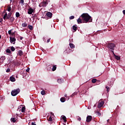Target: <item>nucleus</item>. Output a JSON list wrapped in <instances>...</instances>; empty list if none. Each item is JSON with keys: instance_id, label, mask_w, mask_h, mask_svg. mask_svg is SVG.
Instances as JSON below:
<instances>
[{"instance_id": "59", "label": "nucleus", "mask_w": 125, "mask_h": 125, "mask_svg": "<svg viewBox=\"0 0 125 125\" xmlns=\"http://www.w3.org/2000/svg\"><path fill=\"white\" fill-rule=\"evenodd\" d=\"M12 35L13 36V35H14V33L12 34Z\"/></svg>"}, {"instance_id": "13", "label": "nucleus", "mask_w": 125, "mask_h": 125, "mask_svg": "<svg viewBox=\"0 0 125 125\" xmlns=\"http://www.w3.org/2000/svg\"><path fill=\"white\" fill-rule=\"evenodd\" d=\"M18 55H19V56H22V55H23V52L22 51V50L19 51Z\"/></svg>"}, {"instance_id": "23", "label": "nucleus", "mask_w": 125, "mask_h": 125, "mask_svg": "<svg viewBox=\"0 0 125 125\" xmlns=\"http://www.w3.org/2000/svg\"><path fill=\"white\" fill-rule=\"evenodd\" d=\"M97 82V79H92V83H96Z\"/></svg>"}, {"instance_id": "2", "label": "nucleus", "mask_w": 125, "mask_h": 125, "mask_svg": "<svg viewBox=\"0 0 125 125\" xmlns=\"http://www.w3.org/2000/svg\"><path fill=\"white\" fill-rule=\"evenodd\" d=\"M107 47L111 51V52H114L116 45L114 43H108L107 45Z\"/></svg>"}, {"instance_id": "42", "label": "nucleus", "mask_w": 125, "mask_h": 125, "mask_svg": "<svg viewBox=\"0 0 125 125\" xmlns=\"http://www.w3.org/2000/svg\"><path fill=\"white\" fill-rule=\"evenodd\" d=\"M6 72V73H9L10 72V69L7 68Z\"/></svg>"}, {"instance_id": "1", "label": "nucleus", "mask_w": 125, "mask_h": 125, "mask_svg": "<svg viewBox=\"0 0 125 125\" xmlns=\"http://www.w3.org/2000/svg\"><path fill=\"white\" fill-rule=\"evenodd\" d=\"M81 18L82 20L85 21V23H87V22H92L91 17L87 13H83L81 15Z\"/></svg>"}, {"instance_id": "28", "label": "nucleus", "mask_w": 125, "mask_h": 125, "mask_svg": "<svg viewBox=\"0 0 125 125\" xmlns=\"http://www.w3.org/2000/svg\"><path fill=\"white\" fill-rule=\"evenodd\" d=\"M56 65H54L53 66V68L52 69V71H53V72H54V71H55V70H56Z\"/></svg>"}, {"instance_id": "33", "label": "nucleus", "mask_w": 125, "mask_h": 125, "mask_svg": "<svg viewBox=\"0 0 125 125\" xmlns=\"http://www.w3.org/2000/svg\"><path fill=\"white\" fill-rule=\"evenodd\" d=\"M96 114L97 116H101V113L99 111H96Z\"/></svg>"}, {"instance_id": "26", "label": "nucleus", "mask_w": 125, "mask_h": 125, "mask_svg": "<svg viewBox=\"0 0 125 125\" xmlns=\"http://www.w3.org/2000/svg\"><path fill=\"white\" fill-rule=\"evenodd\" d=\"M61 102H62V103L65 102V101H66L65 98H63V97L61 98Z\"/></svg>"}, {"instance_id": "32", "label": "nucleus", "mask_w": 125, "mask_h": 125, "mask_svg": "<svg viewBox=\"0 0 125 125\" xmlns=\"http://www.w3.org/2000/svg\"><path fill=\"white\" fill-rule=\"evenodd\" d=\"M11 51H15V48L13 46L11 47Z\"/></svg>"}, {"instance_id": "39", "label": "nucleus", "mask_w": 125, "mask_h": 125, "mask_svg": "<svg viewBox=\"0 0 125 125\" xmlns=\"http://www.w3.org/2000/svg\"><path fill=\"white\" fill-rule=\"evenodd\" d=\"M12 30H9L8 32L9 35H11L12 34Z\"/></svg>"}, {"instance_id": "41", "label": "nucleus", "mask_w": 125, "mask_h": 125, "mask_svg": "<svg viewBox=\"0 0 125 125\" xmlns=\"http://www.w3.org/2000/svg\"><path fill=\"white\" fill-rule=\"evenodd\" d=\"M17 112H21V107H18L17 109Z\"/></svg>"}, {"instance_id": "45", "label": "nucleus", "mask_w": 125, "mask_h": 125, "mask_svg": "<svg viewBox=\"0 0 125 125\" xmlns=\"http://www.w3.org/2000/svg\"><path fill=\"white\" fill-rule=\"evenodd\" d=\"M26 71L27 72V73H29V71H30V68H27Z\"/></svg>"}, {"instance_id": "15", "label": "nucleus", "mask_w": 125, "mask_h": 125, "mask_svg": "<svg viewBox=\"0 0 125 125\" xmlns=\"http://www.w3.org/2000/svg\"><path fill=\"white\" fill-rule=\"evenodd\" d=\"M69 46L70 47V48H75V45H74V44L73 43H69Z\"/></svg>"}, {"instance_id": "54", "label": "nucleus", "mask_w": 125, "mask_h": 125, "mask_svg": "<svg viewBox=\"0 0 125 125\" xmlns=\"http://www.w3.org/2000/svg\"><path fill=\"white\" fill-rule=\"evenodd\" d=\"M32 0V2H35V1L36 0Z\"/></svg>"}, {"instance_id": "8", "label": "nucleus", "mask_w": 125, "mask_h": 125, "mask_svg": "<svg viewBox=\"0 0 125 125\" xmlns=\"http://www.w3.org/2000/svg\"><path fill=\"white\" fill-rule=\"evenodd\" d=\"M33 12H34V9H33L32 8H30L29 9H28V12H27V13L28 14H32V13H33Z\"/></svg>"}, {"instance_id": "7", "label": "nucleus", "mask_w": 125, "mask_h": 125, "mask_svg": "<svg viewBox=\"0 0 125 125\" xmlns=\"http://www.w3.org/2000/svg\"><path fill=\"white\" fill-rule=\"evenodd\" d=\"M103 105H104V102L102 101L99 103L98 104V108H101V107L103 106Z\"/></svg>"}, {"instance_id": "21", "label": "nucleus", "mask_w": 125, "mask_h": 125, "mask_svg": "<svg viewBox=\"0 0 125 125\" xmlns=\"http://www.w3.org/2000/svg\"><path fill=\"white\" fill-rule=\"evenodd\" d=\"M21 26L22 27H23V28H25V27H27V23L24 22V23H22L21 24Z\"/></svg>"}, {"instance_id": "18", "label": "nucleus", "mask_w": 125, "mask_h": 125, "mask_svg": "<svg viewBox=\"0 0 125 125\" xmlns=\"http://www.w3.org/2000/svg\"><path fill=\"white\" fill-rule=\"evenodd\" d=\"M62 120H63L64 123H66V122H67V118H66V116H63L62 117Z\"/></svg>"}, {"instance_id": "31", "label": "nucleus", "mask_w": 125, "mask_h": 125, "mask_svg": "<svg viewBox=\"0 0 125 125\" xmlns=\"http://www.w3.org/2000/svg\"><path fill=\"white\" fill-rule=\"evenodd\" d=\"M20 3L21 5H24V0H21Z\"/></svg>"}, {"instance_id": "55", "label": "nucleus", "mask_w": 125, "mask_h": 125, "mask_svg": "<svg viewBox=\"0 0 125 125\" xmlns=\"http://www.w3.org/2000/svg\"><path fill=\"white\" fill-rule=\"evenodd\" d=\"M64 96H65V97H67V94H65Z\"/></svg>"}, {"instance_id": "44", "label": "nucleus", "mask_w": 125, "mask_h": 125, "mask_svg": "<svg viewBox=\"0 0 125 125\" xmlns=\"http://www.w3.org/2000/svg\"><path fill=\"white\" fill-rule=\"evenodd\" d=\"M78 121H79V122H80V121L82 120V118L81 117H79L78 119H77Z\"/></svg>"}, {"instance_id": "11", "label": "nucleus", "mask_w": 125, "mask_h": 125, "mask_svg": "<svg viewBox=\"0 0 125 125\" xmlns=\"http://www.w3.org/2000/svg\"><path fill=\"white\" fill-rule=\"evenodd\" d=\"M73 30H74V32H76L77 30H78V26H77V25H74L72 26Z\"/></svg>"}, {"instance_id": "49", "label": "nucleus", "mask_w": 125, "mask_h": 125, "mask_svg": "<svg viewBox=\"0 0 125 125\" xmlns=\"http://www.w3.org/2000/svg\"><path fill=\"white\" fill-rule=\"evenodd\" d=\"M32 125H37L36 124V123H34V122H32V124H31Z\"/></svg>"}, {"instance_id": "56", "label": "nucleus", "mask_w": 125, "mask_h": 125, "mask_svg": "<svg viewBox=\"0 0 125 125\" xmlns=\"http://www.w3.org/2000/svg\"><path fill=\"white\" fill-rule=\"evenodd\" d=\"M112 53L113 54V55H114V56L115 55V53H114V51H113V52H112Z\"/></svg>"}, {"instance_id": "27", "label": "nucleus", "mask_w": 125, "mask_h": 125, "mask_svg": "<svg viewBox=\"0 0 125 125\" xmlns=\"http://www.w3.org/2000/svg\"><path fill=\"white\" fill-rule=\"evenodd\" d=\"M28 28H29L31 30V31H32V30H33V26H32L31 25H28Z\"/></svg>"}, {"instance_id": "52", "label": "nucleus", "mask_w": 125, "mask_h": 125, "mask_svg": "<svg viewBox=\"0 0 125 125\" xmlns=\"http://www.w3.org/2000/svg\"><path fill=\"white\" fill-rule=\"evenodd\" d=\"M43 40L44 42H45V38L43 37Z\"/></svg>"}, {"instance_id": "40", "label": "nucleus", "mask_w": 125, "mask_h": 125, "mask_svg": "<svg viewBox=\"0 0 125 125\" xmlns=\"http://www.w3.org/2000/svg\"><path fill=\"white\" fill-rule=\"evenodd\" d=\"M43 5H42V6H44V5L47 4V2L45 1H43Z\"/></svg>"}, {"instance_id": "22", "label": "nucleus", "mask_w": 125, "mask_h": 125, "mask_svg": "<svg viewBox=\"0 0 125 125\" xmlns=\"http://www.w3.org/2000/svg\"><path fill=\"white\" fill-rule=\"evenodd\" d=\"M16 17H17V18H19V17H20V13H19V12L16 13Z\"/></svg>"}, {"instance_id": "58", "label": "nucleus", "mask_w": 125, "mask_h": 125, "mask_svg": "<svg viewBox=\"0 0 125 125\" xmlns=\"http://www.w3.org/2000/svg\"><path fill=\"white\" fill-rule=\"evenodd\" d=\"M9 62H11V61H10V60H9Z\"/></svg>"}, {"instance_id": "51", "label": "nucleus", "mask_w": 125, "mask_h": 125, "mask_svg": "<svg viewBox=\"0 0 125 125\" xmlns=\"http://www.w3.org/2000/svg\"><path fill=\"white\" fill-rule=\"evenodd\" d=\"M123 14H124V15H125V10L123 11Z\"/></svg>"}, {"instance_id": "35", "label": "nucleus", "mask_w": 125, "mask_h": 125, "mask_svg": "<svg viewBox=\"0 0 125 125\" xmlns=\"http://www.w3.org/2000/svg\"><path fill=\"white\" fill-rule=\"evenodd\" d=\"M7 11H8L9 12H10V11H11V7L9 6L8 7Z\"/></svg>"}, {"instance_id": "47", "label": "nucleus", "mask_w": 125, "mask_h": 125, "mask_svg": "<svg viewBox=\"0 0 125 125\" xmlns=\"http://www.w3.org/2000/svg\"><path fill=\"white\" fill-rule=\"evenodd\" d=\"M23 39H24V37H21L20 38V40L21 41H22V40H23Z\"/></svg>"}, {"instance_id": "36", "label": "nucleus", "mask_w": 125, "mask_h": 125, "mask_svg": "<svg viewBox=\"0 0 125 125\" xmlns=\"http://www.w3.org/2000/svg\"><path fill=\"white\" fill-rule=\"evenodd\" d=\"M48 121L49 122H52L53 120H52V117L51 116H50L48 119Z\"/></svg>"}, {"instance_id": "29", "label": "nucleus", "mask_w": 125, "mask_h": 125, "mask_svg": "<svg viewBox=\"0 0 125 125\" xmlns=\"http://www.w3.org/2000/svg\"><path fill=\"white\" fill-rule=\"evenodd\" d=\"M42 95H45V91L42 90L41 91Z\"/></svg>"}, {"instance_id": "24", "label": "nucleus", "mask_w": 125, "mask_h": 125, "mask_svg": "<svg viewBox=\"0 0 125 125\" xmlns=\"http://www.w3.org/2000/svg\"><path fill=\"white\" fill-rule=\"evenodd\" d=\"M11 122H12V123H15L16 122V119H15V118H12L11 119Z\"/></svg>"}, {"instance_id": "5", "label": "nucleus", "mask_w": 125, "mask_h": 125, "mask_svg": "<svg viewBox=\"0 0 125 125\" xmlns=\"http://www.w3.org/2000/svg\"><path fill=\"white\" fill-rule=\"evenodd\" d=\"M83 20L82 19V16H81V17L77 20L78 24H82V23H83Z\"/></svg>"}, {"instance_id": "50", "label": "nucleus", "mask_w": 125, "mask_h": 125, "mask_svg": "<svg viewBox=\"0 0 125 125\" xmlns=\"http://www.w3.org/2000/svg\"><path fill=\"white\" fill-rule=\"evenodd\" d=\"M50 114H51V116H54V114H53V113L50 112Z\"/></svg>"}, {"instance_id": "48", "label": "nucleus", "mask_w": 125, "mask_h": 125, "mask_svg": "<svg viewBox=\"0 0 125 125\" xmlns=\"http://www.w3.org/2000/svg\"><path fill=\"white\" fill-rule=\"evenodd\" d=\"M49 42H50V38L48 39L47 41V42L48 43Z\"/></svg>"}, {"instance_id": "34", "label": "nucleus", "mask_w": 125, "mask_h": 125, "mask_svg": "<svg viewBox=\"0 0 125 125\" xmlns=\"http://www.w3.org/2000/svg\"><path fill=\"white\" fill-rule=\"evenodd\" d=\"M74 18H75V16H71L69 17V19H70V20H72L74 19Z\"/></svg>"}, {"instance_id": "12", "label": "nucleus", "mask_w": 125, "mask_h": 125, "mask_svg": "<svg viewBox=\"0 0 125 125\" xmlns=\"http://www.w3.org/2000/svg\"><path fill=\"white\" fill-rule=\"evenodd\" d=\"M10 80L11 81V82H15V81H16V80L15 79V78H14L13 76H11L10 77Z\"/></svg>"}, {"instance_id": "57", "label": "nucleus", "mask_w": 125, "mask_h": 125, "mask_svg": "<svg viewBox=\"0 0 125 125\" xmlns=\"http://www.w3.org/2000/svg\"><path fill=\"white\" fill-rule=\"evenodd\" d=\"M1 39V35H0V40Z\"/></svg>"}, {"instance_id": "37", "label": "nucleus", "mask_w": 125, "mask_h": 125, "mask_svg": "<svg viewBox=\"0 0 125 125\" xmlns=\"http://www.w3.org/2000/svg\"><path fill=\"white\" fill-rule=\"evenodd\" d=\"M47 27H48V28H49L50 29H51V28H52V25H51V24H48V25H47Z\"/></svg>"}, {"instance_id": "62", "label": "nucleus", "mask_w": 125, "mask_h": 125, "mask_svg": "<svg viewBox=\"0 0 125 125\" xmlns=\"http://www.w3.org/2000/svg\"><path fill=\"white\" fill-rule=\"evenodd\" d=\"M119 107V105L117 106V108Z\"/></svg>"}, {"instance_id": "25", "label": "nucleus", "mask_w": 125, "mask_h": 125, "mask_svg": "<svg viewBox=\"0 0 125 125\" xmlns=\"http://www.w3.org/2000/svg\"><path fill=\"white\" fill-rule=\"evenodd\" d=\"M21 112L23 113V112H25V106H22V107H21Z\"/></svg>"}, {"instance_id": "16", "label": "nucleus", "mask_w": 125, "mask_h": 125, "mask_svg": "<svg viewBox=\"0 0 125 125\" xmlns=\"http://www.w3.org/2000/svg\"><path fill=\"white\" fill-rule=\"evenodd\" d=\"M57 82L59 83H62L63 82V79H58Z\"/></svg>"}, {"instance_id": "61", "label": "nucleus", "mask_w": 125, "mask_h": 125, "mask_svg": "<svg viewBox=\"0 0 125 125\" xmlns=\"http://www.w3.org/2000/svg\"><path fill=\"white\" fill-rule=\"evenodd\" d=\"M10 0V1H12V0Z\"/></svg>"}, {"instance_id": "46", "label": "nucleus", "mask_w": 125, "mask_h": 125, "mask_svg": "<svg viewBox=\"0 0 125 125\" xmlns=\"http://www.w3.org/2000/svg\"><path fill=\"white\" fill-rule=\"evenodd\" d=\"M2 21H3L2 19H0V23H1V24H2Z\"/></svg>"}, {"instance_id": "60", "label": "nucleus", "mask_w": 125, "mask_h": 125, "mask_svg": "<svg viewBox=\"0 0 125 125\" xmlns=\"http://www.w3.org/2000/svg\"><path fill=\"white\" fill-rule=\"evenodd\" d=\"M109 121H110V120H107V122H109Z\"/></svg>"}, {"instance_id": "30", "label": "nucleus", "mask_w": 125, "mask_h": 125, "mask_svg": "<svg viewBox=\"0 0 125 125\" xmlns=\"http://www.w3.org/2000/svg\"><path fill=\"white\" fill-rule=\"evenodd\" d=\"M6 51L7 53H11V51L9 49H7Z\"/></svg>"}, {"instance_id": "53", "label": "nucleus", "mask_w": 125, "mask_h": 125, "mask_svg": "<svg viewBox=\"0 0 125 125\" xmlns=\"http://www.w3.org/2000/svg\"><path fill=\"white\" fill-rule=\"evenodd\" d=\"M97 83H99L101 82L100 80H97Z\"/></svg>"}, {"instance_id": "3", "label": "nucleus", "mask_w": 125, "mask_h": 125, "mask_svg": "<svg viewBox=\"0 0 125 125\" xmlns=\"http://www.w3.org/2000/svg\"><path fill=\"white\" fill-rule=\"evenodd\" d=\"M20 92V89L18 88L17 89L12 91L11 95L12 96H16L18 93Z\"/></svg>"}, {"instance_id": "14", "label": "nucleus", "mask_w": 125, "mask_h": 125, "mask_svg": "<svg viewBox=\"0 0 125 125\" xmlns=\"http://www.w3.org/2000/svg\"><path fill=\"white\" fill-rule=\"evenodd\" d=\"M5 60V56L1 57L0 58V62H3V61H4Z\"/></svg>"}, {"instance_id": "4", "label": "nucleus", "mask_w": 125, "mask_h": 125, "mask_svg": "<svg viewBox=\"0 0 125 125\" xmlns=\"http://www.w3.org/2000/svg\"><path fill=\"white\" fill-rule=\"evenodd\" d=\"M10 42H14L13 43V44H15V42H16V39L15 37H10Z\"/></svg>"}, {"instance_id": "43", "label": "nucleus", "mask_w": 125, "mask_h": 125, "mask_svg": "<svg viewBox=\"0 0 125 125\" xmlns=\"http://www.w3.org/2000/svg\"><path fill=\"white\" fill-rule=\"evenodd\" d=\"M77 95V93L74 92L73 94H72L71 96H74V95Z\"/></svg>"}, {"instance_id": "6", "label": "nucleus", "mask_w": 125, "mask_h": 125, "mask_svg": "<svg viewBox=\"0 0 125 125\" xmlns=\"http://www.w3.org/2000/svg\"><path fill=\"white\" fill-rule=\"evenodd\" d=\"M92 120V116L89 115L86 117V122H87V123H89V122H91Z\"/></svg>"}, {"instance_id": "20", "label": "nucleus", "mask_w": 125, "mask_h": 125, "mask_svg": "<svg viewBox=\"0 0 125 125\" xmlns=\"http://www.w3.org/2000/svg\"><path fill=\"white\" fill-rule=\"evenodd\" d=\"M114 56H115V59H116V60H120V59H121V57L119 56L114 55Z\"/></svg>"}, {"instance_id": "17", "label": "nucleus", "mask_w": 125, "mask_h": 125, "mask_svg": "<svg viewBox=\"0 0 125 125\" xmlns=\"http://www.w3.org/2000/svg\"><path fill=\"white\" fill-rule=\"evenodd\" d=\"M7 16H8L7 13L6 12V13L4 14L3 17L4 20H6V18Z\"/></svg>"}, {"instance_id": "9", "label": "nucleus", "mask_w": 125, "mask_h": 125, "mask_svg": "<svg viewBox=\"0 0 125 125\" xmlns=\"http://www.w3.org/2000/svg\"><path fill=\"white\" fill-rule=\"evenodd\" d=\"M46 16H47V17H49V18H52V13L50 12H48L46 13Z\"/></svg>"}, {"instance_id": "10", "label": "nucleus", "mask_w": 125, "mask_h": 125, "mask_svg": "<svg viewBox=\"0 0 125 125\" xmlns=\"http://www.w3.org/2000/svg\"><path fill=\"white\" fill-rule=\"evenodd\" d=\"M8 20L9 22H11V23H12V22L14 21V17H11V18H9Z\"/></svg>"}, {"instance_id": "19", "label": "nucleus", "mask_w": 125, "mask_h": 125, "mask_svg": "<svg viewBox=\"0 0 125 125\" xmlns=\"http://www.w3.org/2000/svg\"><path fill=\"white\" fill-rule=\"evenodd\" d=\"M11 15H12V13H9L7 17L6 20H8L9 18H11Z\"/></svg>"}, {"instance_id": "38", "label": "nucleus", "mask_w": 125, "mask_h": 125, "mask_svg": "<svg viewBox=\"0 0 125 125\" xmlns=\"http://www.w3.org/2000/svg\"><path fill=\"white\" fill-rule=\"evenodd\" d=\"M105 87L106 88V90H107V92H108L109 90H110V87H109V86H106Z\"/></svg>"}]
</instances>
